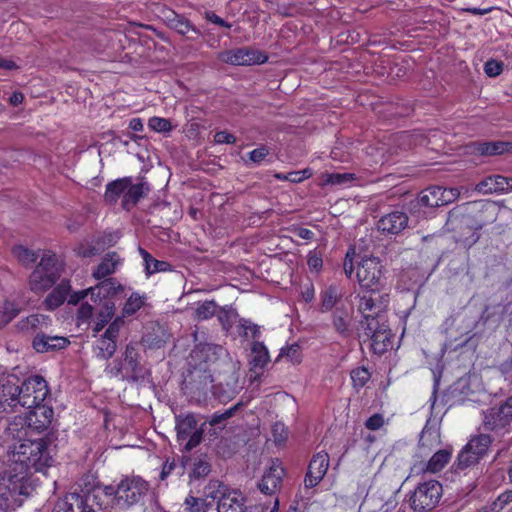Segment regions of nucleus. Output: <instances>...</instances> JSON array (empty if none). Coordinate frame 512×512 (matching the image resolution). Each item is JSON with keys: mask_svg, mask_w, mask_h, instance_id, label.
I'll return each instance as SVG.
<instances>
[{"mask_svg": "<svg viewBox=\"0 0 512 512\" xmlns=\"http://www.w3.org/2000/svg\"><path fill=\"white\" fill-rule=\"evenodd\" d=\"M115 280L108 279L100 282L92 289V303H81L77 312V323H93L94 333L100 332L113 318L115 302L112 297L121 289Z\"/></svg>", "mask_w": 512, "mask_h": 512, "instance_id": "obj_1", "label": "nucleus"}, {"mask_svg": "<svg viewBox=\"0 0 512 512\" xmlns=\"http://www.w3.org/2000/svg\"><path fill=\"white\" fill-rule=\"evenodd\" d=\"M34 488L32 474L26 468L8 459L3 461L0 467V512H14Z\"/></svg>", "mask_w": 512, "mask_h": 512, "instance_id": "obj_2", "label": "nucleus"}, {"mask_svg": "<svg viewBox=\"0 0 512 512\" xmlns=\"http://www.w3.org/2000/svg\"><path fill=\"white\" fill-rule=\"evenodd\" d=\"M6 459L26 468L30 474H32V470L42 471L51 466L53 462L48 443L42 438L19 440L8 452Z\"/></svg>", "mask_w": 512, "mask_h": 512, "instance_id": "obj_3", "label": "nucleus"}, {"mask_svg": "<svg viewBox=\"0 0 512 512\" xmlns=\"http://www.w3.org/2000/svg\"><path fill=\"white\" fill-rule=\"evenodd\" d=\"M4 392L10 396L12 401L17 400L22 407L31 408L44 403L49 390L46 380L36 375L26 379L20 387L17 385L5 386Z\"/></svg>", "mask_w": 512, "mask_h": 512, "instance_id": "obj_4", "label": "nucleus"}, {"mask_svg": "<svg viewBox=\"0 0 512 512\" xmlns=\"http://www.w3.org/2000/svg\"><path fill=\"white\" fill-rule=\"evenodd\" d=\"M62 270V263L54 253H44L30 275V289L35 293L45 292L59 280Z\"/></svg>", "mask_w": 512, "mask_h": 512, "instance_id": "obj_5", "label": "nucleus"}, {"mask_svg": "<svg viewBox=\"0 0 512 512\" xmlns=\"http://www.w3.org/2000/svg\"><path fill=\"white\" fill-rule=\"evenodd\" d=\"M148 491V483L140 477H125L115 487L105 486L104 493L114 496V501L120 508H128L137 504Z\"/></svg>", "mask_w": 512, "mask_h": 512, "instance_id": "obj_6", "label": "nucleus"}, {"mask_svg": "<svg viewBox=\"0 0 512 512\" xmlns=\"http://www.w3.org/2000/svg\"><path fill=\"white\" fill-rule=\"evenodd\" d=\"M175 430L176 440L182 451L189 452L202 442L205 422L200 423L192 413L180 414L175 417Z\"/></svg>", "mask_w": 512, "mask_h": 512, "instance_id": "obj_7", "label": "nucleus"}, {"mask_svg": "<svg viewBox=\"0 0 512 512\" xmlns=\"http://www.w3.org/2000/svg\"><path fill=\"white\" fill-rule=\"evenodd\" d=\"M356 278L360 288L369 293H380L386 285L383 266L373 256H365L358 262Z\"/></svg>", "mask_w": 512, "mask_h": 512, "instance_id": "obj_8", "label": "nucleus"}, {"mask_svg": "<svg viewBox=\"0 0 512 512\" xmlns=\"http://www.w3.org/2000/svg\"><path fill=\"white\" fill-rule=\"evenodd\" d=\"M512 424V396L503 404L488 408L483 412L480 429L493 432L496 436H503L510 431Z\"/></svg>", "mask_w": 512, "mask_h": 512, "instance_id": "obj_9", "label": "nucleus"}, {"mask_svg": "<svg viewBox=\"0 0 512 512\" xmlns=\"http://www.w3.org/2000/svg\"><path fill=\"white\" fill-rule=\"evenodd\" d=\"M491 443L492 437L486 433L473 436L458 454L455 469L464 470L476 465L487 453Z\"/></svg>", "mask_w": 512, "mask_h": 512, "instance_id": "obj_10", "label": "nucleus"}, {"mask_svg": "<svg viewBox=\"0 0 512 512\" xmlns=\"http://www.w3.org/2000/svg\"><path fill=\"white\" fill-rule=\"evenodd\" d=\"M443 494L442 485L436 480L420 483L411 496V507L415 511L432 510Z\"/></svg>", "mask_w": 512, "mask_h": 512, "instance_id": "obj_11", "label": "nucleus"}, {"mask_svg": "<svg viewBox=\"0 0 512 512\" xmlns=\"http://www.w3.org/2000/svg\"><path fill=\"white\" fill-rule=\"evenodd\" d=\"M389 303V295L387 293H379L374 297L371 295H364L359 300L358 310L366 319L367 323L373 321L384 320L383 313Z\"/></svg>", "mask_w": 512, "mask_h": 512, "instance_id": "obj_12", "label": "nucleus"}, {"mask_svg": "<svg viewBox=\"0 0 512 512\" xmlns=\"http://www.w3.org/2000/svg\"><path fill=\"white\" fill-rule=\"evenodd\" d=\"M219 59L231 65L249 66L263 64L268 60V57L257 49L238 48L220 53Z\"/></svg>", "mask_w": 512, "mask_h": 512, "instance_id": "obj_13", "label": "nucleus"}, {"mask_svg": "<svg viewBox=\"0 0 512 512\" xmlns=\"http://www.w3.org/2000/svg\"><path fill=\"white\" fill-rule=\"evenodd\" d=\"M459 195L460 191L458 188L433 186L421 192L419 203L426 207H439L453 202Z\"/></svg>", "mask_w": 512, "mask_h": 512, "instance_id": "obj_14", "label": "nucleus"}, {"mask_svg": "<svg viewBox=\"0 0 512 512\" xmlns=\"http://www.w3.org/2000/svg\"><path fill=\"white\" fill-rule=\"evenodd\" d=\"M371 334V347L376 354H383L393 346V336L385 320L367 323Z\"/></svg>", "mask_w": 512, "mask_h": 512, "instance_id": "obj_15", "label": "nucleus"}, {"mask_svg": "<svg viewBox=\"0 0 512 512\" xmlns=\"http://www.w3.org/2000/svg\"><path fill=\"white\" fill-rule=\"evenodd\" d=\"M409 218L403 211H392L383 215L377 223L378 230L386 236H396L408 227Z\"/></svg>", "mask_w": 512, "mask_h": 512, "instance_id": "obj_16", "label": "nucleus"}, {"mask_svg": "<svg viewBox=\"0 0 512 512\" xmlns=\"http://www.w3.org/2000/svg\"><path fill=\"white\" fill-rule=\"evenodd\" d=\"M27 409L23 420L29 429L41 431L49 427L54 414L50 406L41 403Z\"/></svg>", "mask_w": 512, "mask_h": 512, "instance_id": "obj_17", "label": "nucleus"}, {"mask_svg": "<svg viewBox=\"0 0 512 512\" xmlns=\"http://www.w3.org/2000/svg\"><path fill=\"white\" fill-rule=\"evenodd\" d=\"M329 467L328 453L321 451L317 453L310 461L308 471L305 477L306 487L312 488L319 484L327 473Z\"/></svg>", "mask_w": 512, "mask_h": 512, "instance_id": "obj_18", "label": "nucleus"}, {"mask_svg": "<svg viewBox=\"0 0 512 512\" xmlns=\"http://www.w3.org/2000/svg\"><path fill=\"white\" fill-rule=\"evenodd\" d=\"M217 512H249L251 507L247 505V499L238 490L229 489L221 499L217 501Z\"/></svg>", "mask_w": 512, "mask_h": 512, "instance_id": "obj_19", "label": "nucleus"}, {"mask_svg": "<svg viewBox=\"0 0 512 512\" xmlns=\"http://www.w3.org/2000/svg\"><path fill=\"white\" fill-rule=\"evenodd\" d=\"M284 469L278 461H273L269 469L262 476L258 487L266 495L274 494L280 487Z\"/></svg>", "mask_w": 512, "mask_h": 512, "instance_id": "obj_20", "label": "nucleus"}, {"mask_svg": "<svg viewBox=\"0 0 512 512\" xmlns=\"http://www.w3.org/2000/svg\"><path fill=\"white\" fill-rule=\"evenodd\" d=\"M475 190L481 194L507 193L512 190V178L501 175L489 176L480 181Z\"/></svg>", "mask_w": 512, "mask_h": 512, "instance_id": "obj_21", "label": "nucleus"}, {"mask_svg": "<svg viewBox=\"0 0 512 512\" xmlns=\"http://www.w3.org/2000/svg\"><path fill=\"white\" fill-rule=\"evenodd\" d=\"M53 512H93V509L88 505L87 498L71 493L56 503Z\"/></svg>", "mask_w": 512, "mask_h": 512, "instance_id": "obj_22", "label": "nucleus"}, {"mask_svg": "<svg viewBox=\"0 0 512 512\" xmlns=\"http://www.w3.org/2000/svg\"><path fill=\"white\" fill-rule=\"evenodd\" d=\"M69 340L65 337L37 334L33 339V348L39 353L61 350L68 346Z\"/></svg>", "mask_w": 512, "mask_h": 512, "instance_id": "obj_23", "label": "nucleus"}, {"mask_svg": "<svg viewBox=\"0 0 512 512\" xmlns=\"http://www.w3.org/2000/svg\"><path fill=\"white\" fill-rule=\"evenodd\" d=\"M345 293V288L339 284H330L325 287L320 294L321 311L327 312L337 306Z\"/></svg>", "mask_w": 512, "mask_h": 512, "instance_id": "obj_24", "label": "nucleus"}, {"mask_svg": "<svg viewBox=\"0 0 512 512\" xmlns=\"http://www.w3.org/2000/svg\"><path fill=\"white\" fill-rule=\"evenodd\" d=\"M452 448L447 447L436 451L425 464L423 472L437 473L441 471L451 460Z\"/></svg>", "mask_w": 512, "mask_h": 512, "instance_id": "obj_25", "label": "nucleus"}, {"mask_svg": "<svg viewBox=\"0 0 512 512\" xmlns=\"http://www.w3.org/2000/svg\"><path fill=\"white\" fill-rule=\"evenodd\" d=\"M144 184H133L130 178H127V187L124 189L122 199V207L125 210H130L136 203L143 197L145 191Z\"/></svg>", "mask_w": 512, "mask_h": 512, "instance_id": "obj_26", "label": "nucleus"}, {"mask_svg": "<svg viewBox=\"0 0 512 512\" xmlns=\"http://www.w3.org/2000/svg\"><path fill=\"white\" fill-rule=\"evenodd\" d=\"M70 288L69 281H61L45 299L46 307L53 310L63 304L68 297Z\"/></svg>", "mask_w": 512, "mask_h": 512, "instance_id": "obj_27", "label": "nucleus"}, {"mask_svg": "<svg viewBox=\"0 0 512 512\" xmlns=\"http://www.w3.org/2000/svg\"><path fill=\"white\" fill-rule=\"evenodd\" d=\"M507 143L504 142H483V143H473L467 148L471 153H477L479 155H499L506 151Z\"/></svg>", "mask_w": 512, "mask_h": 512, "instance_id": "obj_28", "label": "nucleus"}, {"mask_svg": "<svg viewBox=\"0 0 512 512\" xmlns=\"http://www.w3.org/2000/svg\"><path fill=\"white\" fill-rule=\"evenodd\" d=\"M121 264V259L116 253L108 254L93 272V277L97 280L113 274Z\"/></svg>", "mask_w": 512, "mask_h": 512, "instance_id": "obj_29", "label": "nucleus"}, {"mask_svg": "<svg viewBox=\"0 0 512 512\" xmlns=\"http://www.w3.org/2000/svg\"><path fill=\"white\" fill-rule=\"evenodd\" d=\"M139 253L143 259L145 271L148 276L171 270V265L166 261H159L153 258L146 250L139 248Z\"/></svg>", "mask_w": 512, "mask_h": 512, "instance_id": "obj_30", "label": "nucleus"}, {"mask_svg": "<svg viewBox=\"0 0 512 512\" xmlns=\"http://www.w3.org/2000/svg\"><path fill=\"white\" fill-rule=\"evenodd\" d=\"M270 361L268 349L262 342H254L251 347L250 364L254 369H263Z\"/></svg>", "mask_w": 512, "mask_h": 512, "instance_id": "obj_31", "label": "nucleus"}, {"mask_svg": "<svg viewBox=\"0 0 512 512\" xmlns=\"http://www.w3.org/2000/svg\"><path fill=\"white\" fill-rule=\"evenodd\" d=\"M116 347V341L103 334L95 343L94 353L97 358L107 360L114 355Z\"/></svg>", "mask_w": 512, "mask_h": 512, "instance_id": "obj_32", "label": "nucleus"}, {"mask_svg": "<svg viewBox=\"0 0 512 512\" xmlns=\"http://www.w3.org/2000/svg\"><path fill=\"white\" fill-rule=\"evenodd\" d=\"M322 185H334L340 187H348L355 180L352 173H324L321 176Z\"/></svg>", "mask_w": 512, "mask_h": 512, "instance_id": "obj_33", "label": "nucleus"}, {"mask_svg": "<svg viewBox=\"0 0 512 512\" xmlns=\"http://www.w3.org/2000/svg\"><path fill=\"white\" fill-rule=\"evenodd\" d=\"M229 491V488L218 480H210L204 487L203 497L207 501H212V506L215 500L221 499V497Z\"/></svg>", "mask_w": 512, "mask_h": 512, "instance_id": "obj_34", "label": "nucleus"}, {"mask_svg": "<svg viewBox=\"0 0 512 512\" xmlns=\"http://www.w3.org/2000/svg\"><path fill=\"white\" fill-rule=\"evenodd\" d=\"M146 296L138 292L132 293L122 308V316L129 317L139 311L145 304Z\"/></svg>", "mask_w": 512, "mask_h": 512, "instance_id": "obj_35", "label": "nucleus"}, {"mask_svg": "<svg viewBox=\"0 0 512 512\" xmlns=\"http://www.w3.org/2000/svg\"><path fill=\"white\" fill-rule=\"evenodd\" d=\"M186 512H209L212 509V501H207L203 496L188 495L184 500Z\"/></svg>", "mask_w": 512, "mask_h": 512, "instance_id": "obj_36", "label": "nucleus"}, {"mask_svg": "<svg viewBox=\"0 0 512 512\" xmlns=\"http://www.w3.org/2000/svg\"><path fill=\"white\" fill-rule=\"evenodd\" d=\"M127 187V178L117 179L109 183L105 191V200L109 203H115L124 195V189Z\"/></svg>", "mask_w": 512, "mask_h": 512, "instance_id": "obj_37", "label": "nucleus"}, {"mask_svg": "<svg viewBox=\"0 0 512 512\" xmlns=\"http://www.w3.org/2000/svg\"><path fill=\"white\" fill-rule=\"evenodd\" d=\"M49 319L44 315L33 314L28 316L26 319L19 321L18 326L23 331H34L47 327Z\"/></svg>", "mask_w": 512, "mask_h": 512, "instance_id": "obj_38", "label": "nucleus"}, {"mask_svg": "<svg viewBox=\"0 0 512 512\" xmlns=\"http://www.w3.org/2000/svg\"><path fill=\"white\" fill-rule=\"evenodd\" d=\"M420 447L421 449L435 448L441 444L440 431L436 428L425 427L420 436Z\"/></svg>", "mask_w": 512, "mask_h": 512, "instance_id": "obj_39", "label": "nucleus"}, {"mask_svg": "<svg viewBox=\"0 0 512 512\" xmlns=\"http://www.w3.org/2000/svg\"><path fill=\"white\" fill-rule=\"evenodd\" d=\"M351 315L347 310L336 308L333 314V325L337 332L346 334L349 331Z\"/></svg>", "mask_w": 512, "mask_h": 512, "instance_id": "obj_40", "label": "nucleus"}, {"mask_svg": "<svg viewBox=\"0 0 512 512\" xmlns=\"http://www.w3.org/2000/svg\"><path fill=\"white\" fill-rule=\"evenodd\" d=\"M218 319L223 329L225 331H229L232 328V326L237 322L238 313L234 308L226 306L219 310Z\"/></svg>", "mask_w": 512, "mask_h": 512, "instance_id": "obj_41", "label": "nucleus"}, {"mask_svg": "<svg viewBox=\"0 0 512 512\" xmlns=\"http://www.w3.org/2000/svg\"><path fill=\"white\" fill-rule=\"evenodd\" d=\"M20 306L14 301H5L0 307V327L10 322L20 311Z\"/></svg>", "mask_w": 512, "mask_h": 512, "instance_id": "obj_42", "label": "nucleus"}, {"mask_svg": "<svg viewBox=\"0 0 512 512\" xmlns=\"http://www.w3.org/2000/svg\"><path fill=\"white\" fill-rule=\"evenodd\" d=\"M123 364L125 368H127V374H133L137 371L139 366L138 352L134 344H128L126 346Z\"/></svg>", "mask_w": 512, "mask_h": 512, "instance_id": "obj_43", "label": "nucleus"}, {"mask_svg": "<svg viewBox=\"0 0 512 512\" xmlns=\"http://www.w3.org/2000/svg\"><path fill=\"white\" fill-rule=\"evenodd\" d=\"M351 380L356 390L363 388L370 380L371 373L366 367H357L351 371Z\"/></svg>", "mask_w": 512, "mask_h": 512, "instance_id": "obj_44", "label": "nucleus"}, {"mask_svg": "<svg viewBox=\"0 0 512 512\" xmlns=\"http://www.w3.org/2000/svg\"><path fill=\"white\" fill-rule=\"evenodd\" d=\"M12 253L13 256L23 265H28L35 262L38 257L34 251L22 245L15 246L12 249Z\"/></svg>", "mask_w": 512, "mask_h": 512, "instance_id": "obj_45", "label": "nucleus"}, {"mask_svg": "<svg viewBox=\"0 0 512 512\" xmlns=\"http://www.w3.org/2000/svg\"><path fill=\"white\" fill-rule=\"evenodd\" d=\"M216 303L214 301H205L199 303L195 309V317L197 320H207L216 313Z\"/></svg>", "mask_w": 512, "mask_h": 512, "instance_id": "obj_46", "label": "nucleus"}, {"mask_svg": "<svg viewBox=\"0 0 512 512\" xmlns=\"http://www.w3.org/2000/svg\"><path fill=\"white\" fill-rule=\"evenodd\" d=\"M210 472V464L204 457H198L193 463V467L190 473L191 477L200 478L205 477Z\"/></svg>", "mask_w": 512, "mask_h": 512, "instance_id": "obj_47", "label": "nucleus"}, {"mask_svg": "<svg viewBox=\"0 0 512 512\" xmlns=\"http://www.w3.org/2000/svg\"><path fill=\"white\" fill-rule=\"evenodd\" d=\"M280 357H286L291 363L298 364L301 362L300 346L291 344L281 349Z\"/></svg>", "mask_w": 512, "mask_h": 512, "instance_id": "obj_48", "label": "nucleus"}, {"mask_svg": "<svg viewBox=\"0 0 512 512\" xmlns=\"http://www.w3.org/2000/svg\"><path fill=\"white\" fill-rule=\"evenodd\" d=\"M148 126L159 133L169 132L172 129L171 122L168 119L156 116L149 119Z\"/></svg>", "mask_w": 512, "mask_h": 512, "instance_id": "obj_49", "label": "nucleus"}, {"mask_svg": "<svg viewBox=\"0 0 512 512\" xmlns=\"http://www.w3.org/2000/svg\"><path fill=\"white\" fill-rule=\"evenodd\" d=\"M222 350H223L222 347L214 345V344H203V345L196 347L193 350V356L200 357V354H205L206 356H208L209 354L216 355L219 352H222ZM210 360L211 359L208 357L205 358V361H210Z\"/></svg>", "mask_w": 512, "mask_h": 512, "instance_id": "obj_50", "label": "nucleus"}, {"mask_svg": "<svg viewBox=\"0 0 512 512\" xmlns=\"http://www.w3.org/2000/svg\"><path fill=\"white\" fill-rule=\"evenodd\" d=\"M287 436H288V431H287V429H286L284 424H282V423H275L272 426L273 441L277 445L283 444L285 442V440L287 439Z\"/></svg>", "mask_w": 512, "mask_h": 512, "instance_id": "obj_51", "label": "nucleus"}, {"mask_svg": "<svg viewBox=\"0 0 512 512\" xmlns=\"http://www.w3.org/2000/svg\"><path fill=\"white\" fill-rule=\"evenodd\" d=\"M124 324L123 316H117L107 327L104 335L112 338L114 341H117L120 328Z\"/></svg>", "mask_w": 512, "mask_h": 512, "instance_id": "obj_52", "label": "nucleus"}, {"mask_svg": "<svg viewBox=\"0 0 512 512\" xmlns=\"http://www.w3.org/2000/svg\"><path fill=\"white\" fill-rule=\"evenodd\" d=\"M307 265L313 272L318 273L323 266L322 255L317 251H310L308 254Z\"/></svg>", "mask_w": 512, "mask_h": 512, "instance_id": "obj_53", "label": "nucleus"}, {"mask_svg": "<svg viewBox=\"0 0 512 512\" xmlns=\"http://www.w3.org/2000/svg\"><path fill=\"white\" fill-rule=\"evenodd\" d=\"M100 248L96 247L89 241H84L78 244L75 251L81 257H90L95 255Z\"/></svg>", "mask_w": 512, "mask_h": 512, "instance_id": "obj_54", "label": "nucleus"}, {"mask_svg": "<svg viewBox=\"0 0 512 512\" xmlns=\"http://www.w3.org/2000/svg\"><path fill=\"white\" fill-rule=\"evenodd\" d=\"M503 71V63L494 59L488 60L484 65V72L489 77H496Z\"/></svg>", "mask_w": 512, "mask_h": 512, "instance_id": "obj_55", "label": "nucleus"}, {"mask_svg": "<svg viewBox=\"0 0 512 512\" xmlns=\"http://www.w3.org/2000/svg\"><path fill=\"white\" fill-rule=\"evenodd\" d=\"M92 289H93V287H90L85 290L76 291L71 294H68V303L76 305L79 302H81L83 299H85L87 296H90L89 303H92Z\"/></svg>", "mask_w": 512, "mask_h": 512, "instance_id": "obj_56", "label": "nucleus"}, {"mask_svg": "<svg viewBox=\"0 0 512 512\" xmlns=\"http://www.w3.org/2000/svg\"><path fill=\"white\" fill-rule=\"evenodd\" d=\"M238 405H235L227 410H225L223 413H215L211 419H210V425L217 426L220 425L223 421L230 418L235 410L237 409Z\"/></svg>", "mask_w": 512, "mask_h": 512, "instance_id": "obj_57", "label": "nucleus"}, {"mask_svg": "<svg viewBox=\"0 0 512 512\" xmlns=\"http://www.w3.org/2000/svg\"><path fill=\"white\" fill-rule=\"evenodd\" d=\"M384 424V418L381 414H374L371 417H369L366 422L365 426L367 429L375 431L380 429Z\"/></svg>", "mask_w": 512, "mask_h": 512, "instance_id": "obj_58", "label": "nucleus"}, {"mask_svg": "<svg viewBox=\"0 0 512 512\" xmlns=\"http://www.w3.org/2000/svg\"><path fill=\"white\" fill-rule=\"evenodd\" d=\"M268 154H269L268 148L265 146H261L259 148L252 150L249 153V159L252 162L258 164V163L262 162Z\"/></svg>", "mask_w": 512, "mask_h": 512, "instance_id": "obj_59", "label": "nucleus"}, {"mask_svg": "<svg viewBox=\"0 0 512 512\" xmlns=\"http://www.w3.org/2000/svg\"><path fill=\"white\" fill-rule=\"evenodd\" d=\"M239 326L243 329L245 336L251 335L252 337H256L259 333L258 327L245 319L239 320Z\"/></svg>", "mask_w": 512, "mask_h": 512, "instance_id": "obj_60", "label": "nucleus"}, {"mask_svg": "<svg viewBox=\"0 0 512 512\" xmlns=\"http://www.w3.org/2000/svg\"><path fill=\"white\" fill-rule=\"evenodd\" d=\"M235 140V137L226 131H220L214 135V141L217 144H232Z\"/></svg>", "mask_w": 512, "mask_h": 512, "instance_id": "obj_61", "label": "nucleus"}, {"mask_svg": "<svg viewBox=\"0 0 512 512\" xmlns=\"http://www.w3.org/2000/svg\"><path fill=\"white\" fill-rule=\"evenodd\" d=\"M106 373L111 377H118L119 375L125 373L127 374V368L122 363L115 364L114 366H107L105 369Z\"/></svg>", "mask_w": 512, "mask_h": 512, "instance_id": "obj_62", "label": "nucleus"}, {"mask_svg": "<svg viewBox=\"0 0 512 512\" xmlns=\"http://www.w3.org/2000/svg\"><path fill=\"white\" fill-rule=\"evenodd\" d=\"M512 502V491H507L498 496L495 507L502 509L506 504Z\"/></svg>", "mask_w": 512, "mask_h": 512, "instance_id": "obj_63", "label": "nucleus"}, {"mask_svg": "<svg viewBox=\"0 0 512 512\" xmlns=\"http://www.w3.org/2000/svg\"><path fill=\"white\" fill-rule=\"evenodd\" d=\"M301 297L305 302H311L315 297V289L312 284H308L302 288Z\"/></svg>", "mask_w": 512, "mask_h": 512, "instance_id": "obj_64", "label": "nucleus"}]
</instances>
